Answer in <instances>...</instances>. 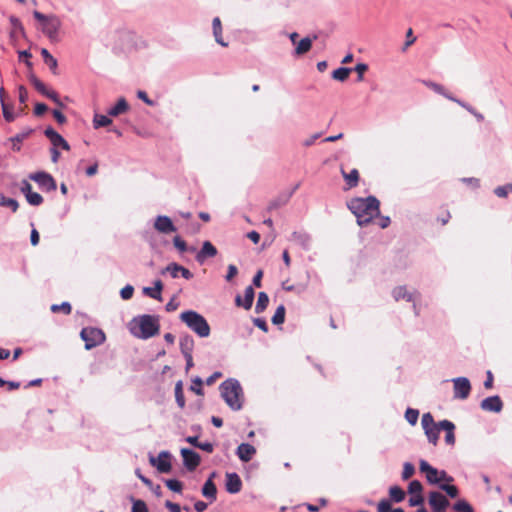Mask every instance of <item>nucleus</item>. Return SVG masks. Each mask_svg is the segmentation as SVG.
Segmentation results:
<instances>
[{
	"label": "nucleus",
	"mask_w": 512,
	"mask_h": 512,
	"mask_svg": "<svg viewBox=\"0 0 512 512\" xmlns=\"http://www.w3.org/2000/svg\"><path fill=\"white\" fill-rule=\"evenodd\" d=\"M349 210L354 214L360 226H366L380 214V202L374 196L353 198L348 202Z\"/></svg>",
	"instance_id": "nucleus-1"
},
{
	"label": "nucleus",
	"mask_w": 512,
	"mask_h": 512,
	"mask_svg": "<svg viewBox=\"0 0 512 512\" xmlns=\"http://www.w3.org/2000/svg\"><path fill=\"white\" fill-rule=\"evenodd\" d=\"M129 329L135 337L148 339L159 333L160 325L155 316L146 314L134 318L129 324Z\"/></svg>",
	"instance_id": "nucleus-2"
},
{
	"label": "nucleus",
	"mask_w": 512,
	"mask_h": 512,
	"mask_svg": "<svg viewBox=\"0 0 512 512\" xmlns=\"http://www.w3.org/2000/svg\"><path fill=\"white\" fill-rule=\"evenodd\" d=\"M221 396L226 404L233 410L242 408V388L236 380H226L221 386Z\"/></svg>",
	"instance_id": "nucleus-3"
},
{
	"label": "nucleus",
	"mask_w": 512,
	"mask_h": 512,
	"mask_svg": "<svg viewBox=\"0 0 512 512\" xmlns=\"http://www.w3.org/2000/svg\"><path fill=\"white\" fill-rule=\"evenodd\" d=\"M180 320L185 323L199 337L205 338L210 335L211 329L207 320L193 310H187L180 314Z\"/></svg>",
	"instance_id": "nucleus-4"
},
{
	"label": "nucleus",
	"mask_w": 512,
	"mask_h": 512,
	"mask_svg": "<svg viewBox=\"0 0 512 512\" xmlns=\"http://www.w3.org/2000/svg\"><path fill=\"white\" fill-rule=\"evenodd\" d=\"M419 469L425 474L427 481L430 484H441V482H453V477L449 476L444 470H437L432 467L427 461L420 460Z\"/></svg>",
	"instance_id": "nucleus-5"
},
{
	"label": "nucleus",
	"mask_w": 512,
	"mask_h": 512,
	"mask_svg": "<svg viewBox=\"0 0 512 512\" xmlns=\"http://www.w3.org/2000/svg\"><path fill=\"white\" fill-rule=\"evenodd\" d=\"M421 424L428 441L436 446L439 440L440 431L443 430L442 427H440V422H435L432 414L428 412L423 414Z\"/></svg>",
	"instance_id": "nucleus-6"
},
{
	"label": "nucleus",
	"mask_w": 512,
	"mask_h": 512,
	"mask_svg": "<svg viewBox=\"0 0 512 512\" xmlns=\"http://www.w3.org/2000/svg\"><path fill=\"white\" fill-rule=\"evenodd\" d=\"M33 16L35 19L42 23V31L50 38L56 37L60 28V20L55 16H46L39 11H34Z\"/></svg>",
	"instance_id": "nucleus-7"
},
{
	"label": "nucleus",
	"mask_w": 512,
	"mask_h": 512,
	"mask_svg": "<svg viewBox=\"0 0 512 512\" xmlns=\"http://www.w3.org/2000/svg\"><path fill=\"white\" fill-rule=\"evenodd\" d=\"M80 336L85 342V348L90 350L98 345H101L106 337L102 330L93 327H85L81 330Z\"/></svg>",
	"instance_id": "nucleus-8"
},
{
	"label": "nucleus",
	"mask_w": 512,
	"mask_h": 512,
	"mask_svg": "<svg viewBox=\"0 0 512 512\" xmlns=\"http://www.w3.org/2000/svg\"><path fill=\"white\" fill-rule=\"evenodd\" d=\"M29 178L35 181L39 185V187L44 191H55L57 188L56 181L49 173L37 172L31 174Z\"/></svg>",
	"instance_id": "nucleus-9"
},
{
	"label": "nucleus",
	"mask_w": 512,
	"mask_h": 512,
	"mask_svg": "<svg viewBox=\"0 0 512 512\" xmlns=\"http://www.w3.org/2000/svg\"><path fill=\"white\" fill-rule=\"evenodd\" d=\"M428 502L433 512H445L450 504L449 500L438 491L429 493Z\"/></svg>",
	"instance_id": "nucleus-10"
},
{
	"label": "nucleus",
	"mask_w": 512,
	"mask_h": 512,
	"mask_svg": "<svg viewBox=\"0 0 512 512\" xmlns=\"http://www.w3.org/2000/svg\"><path fill=\"white\" fill-rule=\"evenodd\" d=\"M454 397L457 399H466L471 392L470 381L465 377L453 379Z\"/></svg>",
	"instance_id": "nucleus-11"
},
{
	"label": "nucleus",
	"mask_w": 512,
	"mask_h": 512,
	"mask_svg": "<svg viewBox=\"0 0 512 512\" xmlns=\"http://www.w3.org/2000/svg\"><path fill=\"white\" fill-rule=\"evenodd\" d=\"M30 82L39 93H41L43 96H46L47 98L51 99L57 105L62 106V103L59 99L58 94L53 90L47 89L45 84L41 80H39L36 76L32 75L30 77Z\"/></svg>",
	"instance_id": "nucleus-12"
},
{
	"label": "nucleus",
	"mask_w": 512,
	"mask_h": 512,
	"mask_svg": "<svg viewBox=\"0 0 512 512\" xmlns=\"http://www.w3.org/2000/svg\"><path fill=\"white\" fill-rule=\"evenodd\" d=\"M150 463L156 466L160 473H168L171 471L170 454L167 451L159 453L158 457H150Z\"/></svg>",
	"instance_id": "nucleus-13"
},
{
	"label": "nucleus",
	"mask_w": 512,
	"mask_h": 512,
	"mask_svg": "<svg viewBox=\"0 0 512 512\" xmlns=\"http://www.w3.org/2000/svg\"><path fill=\"white\" fill-rule=\"evenodd\" d=\"M181 455L184 465L189 471H194L199 466L201 458L195 451L183 448L181 449Z\"/></svg>",
	"instance_id": "nucleus-14"
},
{
	"label": "nucleus",
	"mask_w": 512,
	"mask_h": 512,
	"mask_svg": "<svg viewBox=\"0 0 512 512\" xmlns=\"http://www.w3.org/2000/svg\"><path fill=\"white\" fill-rule=\"evenodd\" d=\"M169 273L172 278H177L179 274L187 280L191 279L193 277V274L188 270L187 268L177 264V263H170L167 265L162 271L161 274Z\"/></svg>",
	"instance_id": "nucleus-15"
},
{
	"label": "nucleus",
	"mask_w": 512,
	"mask_h": 512,
	"mask_svg": "<svg viewBox=\"0 0 512 512\" xmlns=\"http://www.w3.org/2000/svg\"><path fill=\"white\" fill-rule=\"evenodd\" d=\"M154 228L163 234H169L176 231V227L168 216H158L155 219Z\"/></svg>",
	"instance_id": "nucleus-16"
},
{
	"label": "nucleus",
	"mask_w": 512,
	"mask_h": 512,
	"mask_svg": "<svg viewBox=\"0 0 512 512\" xmlns=\"http://www.w3.org/2000/svg\"><path fill=\"white\" fill-rule=\"evenodd\" d=\"M480 407L484 411L500 412L503 408V402L499 396L487 397L481 401Z\"/></svg>",
	"instance_id": "nucleus-17"
},
{
	"label": "nucleus",
	"mask_w": 512,
	"mask_h": 512,
	"mask_svg": "<svg viewBox=\"0 0 512 512\" xmlns=\"http://www.w3.org/2000/svg\"><path fill=\"white\" fill-rule=\"evenodd\" d=\"M44 134L51 141L53 148L62 147L64 150L70 149L68 142L53 128H47Z\"/></svg>",
	"instance_id": "nucleus-18"
},
{
	"label": "nucleus",
	"mask_w": 512,
	"mask_h": 512,
	"mask_svg": "<svg viewBox=\"0 0 512 512\" xmlns=\"http://www.w3.org/2000/svg\"><path fill=\"white\" fill-rule=\"evenodd\" d=\"M225 487L227 492L236 494L242 489V481L237 473H227Z\"/></svg>",
	"instance_id": "nucleus-19"
},
{
	"label": "nucleus",
	"mask_w": 512,
	"mask_h": 512,
	"mask_svg": "<svg viewBox=\"0 0 512 512\" xmlns=\"http://www.w3.org/2000/svg\"><path fill=\"white\" fill-rule=\"evenodd\" d=\"M216 255V247L210 241H205L203 243L201 250L196 255V260L202 264L207 258H212L215 257Z\"/></svg>",
	"instance_id": "nucleus-20"
},
{
	"label": "nucleus",
	"mask_w": 512,
	"mask_h": 512,
	"mask_svg": "<svg viewBox=\"0 0 512 512\" xmlns=\"http://www.w3.org/2000/svg\"><path fill=\"white\" fill-rule=\"evenodd\" d=\"M255 292L252 286L246 287L244 291V299L242 301V297L240 295H237L235 298V303L237 306H242L246 310H249L252 307L253 300H254Z\"/></svg>",
	"instance_id": "nucleus-21"
},
{
	"label": "nucleus",
	"mask_w": 512,
	"mask_h": 512,
	"mask_svg": "<svg viewBox=\"0 0 512 512\" xmlns=\"http://www.w3.org/2000/svg\"><path fill=\"white\" fill-rule=\"evenodd\" d=\"M255 453V447L248 443H242L237 448V455L243 462H249Z\"/></svg>",
	"instance_id": "nucleus-22"
},
{
	"label": "nucleus",
	"mask_w": 512,
	"mask_h": 512,
	"mask_svg": "<svg viewBox=\"0 0 512 512\" xmlns=\"http://www.w3.org/2000/svg\"><path fill=\"white\" fill-rule=\"evenodd\" d=\"M440 427L445 431V442L446 444L453 446L455 444V425L449 420L440 421Z\"/></svg>",
	"instance_id": "nucleus-23"
},
{
	"label": "nucleus",
	"mask_w": 512,
	"mask_h": 512,
	"mask_svg": "<svg viewBox=\"0 0 512 512\" xmlns=\"http://www.w3.org/2000/svg\"><path fill=\"white\" fill-rule=\"evenodd\" d=\"M215 476V473H212L210 478L204 483L202 487V495L209 499L211 502L216 500L217 488L214 484L212 478Z\"/></svg>",
	"instance_id": "nucleus-24"
},
{
	"label": "nucleus",
	"mask_w": 512,
	"mask_h": 512,
	"mask_svg": "<svg viewBox=\"0 0 512 512\" xmlns=\"http://www.w3.org/2000/svg\"><path fill=\"white\" fill-rule=\"evenodd\" d=\"M341 174L346 182L347 187L345 189H352L358 186L360 174L357 169H352L349 173L341 169Z\"/></svg>",
	"instance_id": "nucleus-25"
},
{
	"label": "nucleus",
	"mask_w": 512,
	"mask_h": 512,
	"mask_svg": "<svg viewBox=\"0 0 512 512\" xmlns=\"http://www.w3.org/2000/svg\"><path fill=\"white\" fill-rule=\"evenodd\" d=\"M194 339L190 335H184L180 338V349L183 356H189L192 354L194 349Z\"/></svg>",
	"instance_id": "nucleus-26"
},
{
	"label": "nucleus",
	"mask_w": 512,
	"mask_h": 512,
	"mask_svg": "<svg viewBox=\"0 0 512 512\" xmlns=\"http://www.w3.org/2000/svg\"><path fill=\"white\" fill-rule=\"evenodd\" d=\"M423 83H424V85L426 87L430 88L434 92H436V93L444 96L445 98H447V99L457 103L458 99L454 98L452 95L447 93L446 89L442 85H440L438 83H435V82H432V81H423Z\"/></svg>",
	"instance_id": "nucleus-27"
},
{
	"label": "nucleus",
	"mask_w": 512,
	"mask_h": 512,
	"mask_svg": "<svg viewBox=\"0 0 512 512\" xmlns=\"http://www.w3.org/2000/svg\"><path fill=\"white\" fill-rule=\"evenodd\" d=\"M392 294L396 301L405 300L410 302L413 300V293L409 292L406 286H398L394 288Z\"/></svg>",
	"instance_id": "nucleus-28"
},
{
	"label": "nucleus",
	"mask_w": 512,
	"mask_h": 512,
	"mask_svg": "<svg viewBox=\"0 0 512 512\" xmlns=\"http://www.w3.org/2000/svg\"><path fill=\"white\" fill-rule=\"evenodd\" d=\"M162 289H163L162 282L160 280H156L154 282V287L153 288L146 287V288H144L143 292L147 296H149V297H151L153 299L161 301L162 300V298H161Z\"/></svg>",
	"instance_id": "nucleus-29"
},
{
	"label": "nucleus",
	"mask_w": 512,
	"mask_h": 512,
	"mask_svg": "<svg viewBox=\"0 0 512 512\" xmlns=\"http://www.w3.org/2000/svg\"><path fill=\"white\" fill-rule=\"evenodd\" d=\"M128 109H129V105H128L126 99L120 98L117 101L116 105L108 111V115L116 117L120 114L127 112Z\"/></svg>",
	"instance_id": "nucleus-30"
},
{
	"label": "nucleus",
	"mask_w": 512,
	"mask_h": 512,
	"mask_svg": "<svg viewBox=\"0 0 512 512\" xmlns=\"http://www.w3.org/2000/svg\"><path fill=\"white\" fill-rule=\"evenodd\" d=\"M389 496L390 502L400 503L405 499L406 493L401 487L395 485L389 488Z\"/></svg>",
	"instance_id": "nucleus-31"
},
{
	"label": "nucleus",
	"mask_w": 512,
	"mask_h": 512,
	"mask_svg": "<svg viewBox=\"0 0 512 512\" xmlns=\"http://www.w3.org/2000/svg\"><path fill=\"white\" fill-rule=\"evenodd\" d=\"M41 56L46 65L49 66L53 74H57V60L54 58L46 48L41 49Z\"/></svg>",
	"instance_id": "nucleus-32"
},
{
	"label": "nucleus",
	"mask_w": 512,
	"mask_h": 512,
	"mask_svg": "<svg viewBox=\"0 0 512 512\" xmlns=\"http://www.w3.org/2000/svg\"><path fill=\"white\" fill-rule=\"evenodd\" d=\"M213 26V34L215 37V40L218 44H220L223 47L227 46V43H225L222 39V25L221 20L218 17H215L212 22Z\"/></svg>",
	"instance_id": "nucleus-33"
},
{
	"label": "nucleus",
	"mask_w": 512,
	"mask_h": 512,
	"mask_svg": "<svg viewBox=\"0 0 512 512\" xmlns=\"http://www.w3.org/2000/svg\"><path fill=\"white\" fill-rule=\"evenodd\" d=\"M186 441L188 443H190L191 445L203 450V451H206L208 453H212L213 450H214V447H213V444L210 443V442H204V443H201L198 441V438L196 436H189Z\"/></svg>",
	"instance_id": "nucleus-34"
},
{
	"label": "nucleus",
	"mask_w": 512,
	"mask_h": 512,
	"mask_svg": "<svg viewBox=\"0 0 512 512\" xmlns=\"http://www.w3.org/2000/svg\"><path fill=\"white\" fill-rule=\"evenodd\" d=\"M312 47V40L309 37L301 39L295 48L296 55H303L307 53Z\"/></svg>",
	"instance_id": "nucleus-35"
},
{
	"label": "nucleus",
	"mask_w": 512,
	"mask_h": 512,
	"mask_svg": "<svg viewBox=\"0 0 512 512\" xmlns=\"http://www.w3.org/2000/svg\"><path fill=\"white\" fill-rule=\"evenodd\" d=\"M268 303H269L268 295L265 292H260L258 295L256 307H255L256 313L263 312L267 308Z\"/></svg>",
	"instance_id": "nucleus-36"
},
{
	"label": "nucleus",
	"mask_w": 512,
	"mask_h": 512,
	"mask_svg": "<svg viewBox=\"0 0 512 512\" xmlns=\"http://www.w3.org/2000/svg\"><path fill=\"white\" fill-rule=\"evenodd\" d=\"M378 512H405L402 508H391V502L388 499H382L377 505Z\"/></svg>",
	"instance_id": "nucleus-37"
},
{
	"label": "nucleus",
	"mask_w": 512,
	"mask_h": 512,
	"mask_svg": "<svg viewBox=\"0 0 512 512\" xmlns=\"http://www.w3.org/2000/svg\"><path fill=\"white\" fill-rule=\"evenodd\" d=\"M351 71H352L351 68L340 67L333 71L332 77H333V79H335L337 81L343 82V81L347 80Z\"/></svg>",
	"instance_id": "nucleus-38"
},
{
	"label": "nucleus",
	"mask_w": 512,
	"mask_h": 512,
	"mask_svg": "<svg viewBox=\"0 0 512 512\" xmlns=\"http://www.w3.org/2000/svg\"><path fill=\"white\" fill-rule=\"evenodd\" d=\"M175 399L178 406L183 409L185 407V397L182 387V382L178 381L175 385Z\"/></svg>",
	"instance_id": "nucleus-39"
},
{
	"label": "nucleus",
	"mask_w": 512,
	"mask_h": 512,
	"mask_svg": "<svg viewBox=\"0 0 512 512\" xmlns=\"http://www.w3.org/2000/svg\"><path fill=\"white\" fill-rule=\"evenodd\" d=\"M111 123H112V120L108 116L101 115V114H95L94 119H93V126L95 129L108 126Z\"/></svg>",
	"instance_id": "nucleus-40"
},
{
	"label": "nucleus",
	"mask_w": 512,
	"mask_h": 512,
	"mask_svg": "<svg viewBox=\"0 0 512 512\" xmlns=\"http://www.w3.org/2000/svg\"><path fill=\"white\" fill-rule=\"evenodd\" d=\"M2 107V112H3V117L4 119L7 121V122H13L15 120V114L13 112V103L10 102V103H7V104H3L1 105Z\"/></svg>",
	"instance_id": "nucleus-41"
},
{
	"label": "nucleus",
	"mask_w": 512,
	"mask_h": 512,
	"mask_svg": "<svg viewBox=\"0 0 512 512\" xmlns=\"http://www.w3.org/2000/svg\"><path fill=\"white\" fill-rule=\"evenodd\" d=\"M272 323L275 325H280L284 323L285 321V307L284 305H280L277 307L273 317H272Z\"/></svg>",
	"instance_id": "nucleus-42"
},
{
	"label": "nucleus",
	"mask_w": 512,
	"mask_h": 512,
	"mask_svg": "<svg viewBox=\"0 0 512 512\" xmlns=\"http://www.w3.org/2000/svg\"><path fill=\"white\" fill-rule=\"evenodd\" d=\"M51 311L53 313H58V312H62L64 313L65 315H69L72 311V307L70 305V303L68 302H63L61 304H53L51 306Z\"/></svg>",
	"instance_id": "nucleus-43"
},
{
	"label": "nucleus",
	"mask_w": 512,
	"mask_h": 512,
	"mask_svg": "<svg viewBox=\"0 0 512 512\" xmlns=\"http://www.w3.org/2000/svg\"><path fill=\"white\" fill-rule=\"evenodd\" d=\"M439 488L447 493L451 498H456L459 495V490L455 485H450L448 482L440 484Z\"/></svg>",
	"instance_id": "nucleus-44"
},
{
	"label": "nucleus",
	"mask_w": 512,
	"mask_h": 512,
	"mask_svg": "<svg viewBox=\"0 0 512 512\" xmlns=\"http://www.w3.org/2000/svg\"><path fill=\"white\" fill-rule=\"evenodd\" d=\"M0 206L9 207L13 212H16L19 204L15 199L7 198L5 196L0 197Z\"/></svg>",
	"instance_id": "nucleus-45"
},
{
	"label": "nucleus",
	"mask_w": 512,
	"mask_h": 512,
	"mask_svg": "<svg viewBox=\"0 0 512 512\" xmlns=\"http://www.w3.org/2000/svg\"><path fill=\"white\" fill-rule=\"evenodd\" d=\"M456 512H474L472 506L465 500H459L453 506Z\"/></svg>",
	"instance_id": "nucleus-46"
},
{
	"label": "nucleus",
	"mask_w": 512,
	"mask_h": 512,
	"mask_svg": "<svg viewBox=\"0 0 512 512\" xmlns=\"http://www.w3.org/2000/svg\"><path fill=\"white\" fill-rule=\"evenodd\" d=\"M419 411L416 409L408 408L405 412V419L411 425H415L418 421Z\"/></svg>",
	"instance_id": "nucleus-47"
},
{
	"label": "nucleus",
	"mask_w": 512,
	"mask_h": 512,
	"mask_svg": "<svg viewBox=\"0 0 512 512\" xmlns=\"http://www.w3.org/2000/svg\"><path fill=\"white\" fill-rule=\"evenodd\" d=\"M423 486L420 481L413 480L408 485V493L410 495L422 494Z\"/></svg>",
	"instance_id": "nucleus-48"
},
{
	"label": "nucleus",
	"mask_w": 512,
	"mask_h": 512,
	"mask_svg": "<svg viewBox=\"0 0 512 512\" xmlns=\"http://www.w3.org/2000/svg\"><path fill=\"white\" fill-rule=\"evenodd\" d=\"M27 202L33 206H39L43 203V197L37 192H31L26 197Z\"/></svg>",
	"instance_id": "nucleus-49"
},
{
	"label": "nucleus",
	"mask_w": 512,
	"mask_h": 512,
	"mask_svg": "<svg viewBox=\"0 0 512 512\" xmlns=\"http://www.w3.org/2000/svg\"><path fill=\"white\" fill-rule=\"evenodd\" d=\"M415 473V467L412 463L406 462L403 465V471H402V479L408 480L410 479Z\"/></svg>",
	"instance_id": "nucleus-50"
},
{
	"label": "nucleus",
	"mask_w": 512,
	"mask_h": 512,
	"mask_svg": "<svg viewBox=\"0 0 512 512\" xmlns=\"http://www.w3.org/2000/svg\"><path fill=\"white\" fill-rule=\"evenodd\" d=\"M291 237L293 241L298 242L303 246H306L309 242V236L305 233L293 232Z\"/></svg>",
	"instance_id": "nucleus-51"
},
{
	"label": "nucleus",
	"mask_w": 512,
	"mask_h": 512,
	"mask_svg": "<svg viewBox=\"0 0 512 512\" xmlns=\"http://www.w3.org/2000/svg\"><path fill=\"white\" fill-rule=\"evenodd\" d=\"M10 22H11L12 27H13V29L11 31V35L12 36H15L17 33H23L24 32L23 26H22L21 22L19 21V19H17L14 16H11L10 17Z\"/></svg>",
	"instance_id": "nucleus-52"
},
{
	"label": "nucleus",
	"mask_w": 512,
	"mask_h": 512,
	"mask_svg": "<svg viewBox=\"0 0 512 512\" xmlns=\"http://www.w3.org/2000/svg\"><path fill=\"white\" fill-rule=\"evenodd\" d=\"M165 484L170 490H172L173 492H177V493H180L183 488L182 483L176 479L166 480Z\"/></svg>",
	"instance_id": "nucleus-53"
},
{
	"label": "nucleus",
	"mask_w": 512,
	"mask_h": 512,
	"mask_svg": "<svg viewBox=\"0 0 512 512\" xmlns=\"http://www.w3.org/2000/svg\"><path fill=\"white\" fill-rule=\"evenodd\" d=\"M132 512H148L146 503L143 500L133 499Z\"/></svg>",
	"instance_id": "nucleus-54"
},
{
	"label": "nucleus",
	"mask_w": 512,
	"mask_h": 512,
	"mask_svg": "<svg viewBox=\"0 0 512 512\" xmlns=\"http://www.w3.org/2000/svg\"><path fill=\"white\" fill-rule=\"evenodd\" d=\"M133 293H134V288L131 285H126L120 291V295H121L122 299H124V300H129L130 298H132Z\"/></svg>",
	"instance_id": "nucleus-55"
},
{
	"label": "nucleus",
	"mask_w": 512,
	"mask_h": 512,
	"mask_svg": "<svg viewBox=\"0 0 512 512\" xmlns=\"http://www.w3.org/2000/svg\"><path fill=\"white\" fill-rule=\"evenodd\" d=\"M424 503V497L422 494L411 495L409 498V505L411 507L420 506Z\"/></svg>",
	"instance_id": "nucleus-56"
},
{
	"label": "nucleus",
	"mask_w": 512,
	"mask_h": 512,
	"mask_svg": "<svg viewBox=\"0 0 512 512\" xmlns=\"http://www.w3.org/2000/svg\"><path fill=\"white\" fill-rule=\"evenodd\" d=\"M457 103L459 105H461L462 107H464L465 109H467L472 115H474L476 117V119L478 121H483L484 120V116L483 114L477 112L473 107L469 106V105H466L464 104L462 101L458 100Z\"/></svg>",
	"instance_id": "nucleus-57"
},
{
	"label": "nucleus",
	"mask_w": 512,
	"mask_h": 512,
	"mask_svg": "<svg viewBox=\"0 0 512 512\" xmlns=\"http://www.w3.org/2000/svg\"><path fill=\"white\" fill-rule=\"evenodd\" d=\"M287 203V198H277L271 201L268 205V210L272 211L274 209H277Z\"/></svg>",
	"instance_id": "nucleus-58"
},
{
	"label": "nucleus",
	"mask_w": 512,
	"mask_h": 512,
	"mask_svg": "<svg viewBox=\"0 0 512 512\" xmlns=\"http://www.w3.org/2000/svg\"><path fill=\"white\" fill-rule=\"evenodd\" d=\"M190 389L197 395H203L202 380L200 378H196L193 381V385L190 387Z\"/></svg>",
	"instance_id": "nucleus-59"
},
{
	"label": "nucleus",
	"mask_w": 512,
	"mask_h": 512,
	"mask_svg": "<svg viewBox=\"0 0 512 512\" xmlns=\"http://www.w3.org/2000/svg\"><path fill=\"white\" fill-rule=\"evenodd\" d=\"M174 246L181 252L186 251L187 245L186 242L181 239L179 236H175L173 239Z\"/></svg>",
	"instance_id": "nucleus-60"
},
{
	"label": "nucleus",
	"mask_w": 512,
	"mask_h": 512,
	"mask_svg": "<svg viewBox=\"0 0 512 512\" xmlns=\"http://www.w3.org/2000/svg\"><path fill=\"white\" fill-rule=\"evenodd\" d=\"M238 274V269L235 265L233 264H230L228 266V271H227V274H226V280L227 281H231L236 275Z\"/></svg>",
	"instance_id": "nucleus-61"
},
{
	"label": "nucleus",
	"mask_w": 512,
	"mask_h": 512,
	"mask_svg": "<svg viewBox=\"0 0 512 512\" xmlns=\"http://www.w3.org/2000/svg\"><path fill=\"white\" fill-rule=\"evenodd\" d=\"M368 66L364 63H359L355 67V71L358 73V80H363V74L367 71Z\"/></svg>",
	"instance_id": "nucleus-62"
},
{
	"label": "nucleus",
	"mask_w": 512,
	"mask_h": 512,
	"mask_svg": "<svg viewBox=\"0 0 512 512\" xmlns=\"http://www.w3.org/2000/svg\"><path fill=\"white\" fill-rule=\"evenodd\" d=\"M48 107L44 103H37L34 108V114L36 116H42L46 111Z\"/></svg>",
	"instance_id": "nucleus-63"
},
{
	"label": "nucleus",
	"mask_w": 512,
	"mask_h": 512,
	"mask_svg": "<svg viewBox=\"0 0 512 512\" xmlns=\"http://www.w3.org/2000/svg\"><path fill=\"white\" fill-rule=\"evenodd\" d=\"M18 92H19L20 103L25 104L28 99V92H27L26 88L21 85L18 88Z\"/></svg>",
	"instance_id": "nucleus-64"
}]
</instances>
